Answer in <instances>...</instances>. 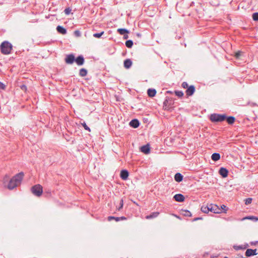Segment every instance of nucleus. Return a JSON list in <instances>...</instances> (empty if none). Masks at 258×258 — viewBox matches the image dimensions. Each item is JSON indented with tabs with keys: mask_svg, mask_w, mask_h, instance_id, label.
<instances>
[{
	"mask_svg": "<svg viewBox=\"0 0 258 258\" xmlns=\"http://www.w3.org/2000/svg\"><path fill=\"white\" fill-rule=\"evenodd\" d=\"M24 176V174L23 172L16 174L10 180L7 186L8 188L12 190L20 185Z\"/></svg>",
	"mask_w": 258,
	"mask_h": 258,
	"instance_id": "f257e3e1",
	"label": "nucleus"
},
{
	"mask_svg": "<svg viewBox=\"0 0 258 258\" xmlns=\"http://www.w3.org/2000/svg\"><path fill=\"white\" fill-rule=\"evenodd\" d=\"M12 47V44L7 41L3 42L0 45L1 52L5 55L11 53Z\"/></svg>",
	"mask_w": 258,
	"mask_h": 258,
	"instance_id": "f03ea898",
	"label": "nucleus"
},
{
	"mask_svg": "<svg viewBox=\"0 0 258 258\" xmlns=\"http://www.w3.org/2000/svg\"><path fill=\"white\" fill-rule=\"evenodd\" d=\"M226 118V115L225 114H221L217 113H213L211 114L210 119L212 122H222Z\"/></svg>",
	"mask_w": 258,
	"mask_h": 258,
	"instance_id": "7ed1b4c3",
	"label": "nucleus"
},
{
	"mask_svg": "<svg viewBox=\"0 0 258 258\" xmlns=\"http://www.w3.org/2000/svg\"><path fill=\"white\" fill-rule=\"evenodd\" d=\"M31 191L34 195L40 197L42 195L43 188L40 184H38L33 186L31 188Z\"/></svg>",
	"mask_w": 258,
	"mask_h": 258,
	"instance_id": "20e7f679",
	"label": "nucleus"
},
{
	"mask_svg": "<svg viewBox=\"0 0 258 258\" xmlns=\"http://www.w3.org/2000/svg\"><path fill=\"white\" fill-rule=\"evenodd\" d=\"M209 205V211L214 213L219 214L221 213V209L219 207L214 204H210Z\"/></svg>",
	"mask_w": 258,
	"mask_h": 258,
	"instance_id": "39448f33",
	"label": "nucleus"
},
{
	"mask_svg": "<svg viewBox=\"0 0 258 258\" xmlns=\"http://www.w3.org/2000/svg\"><path fill=\"white\" fill-rule=\"evenodd\" d=\"M75 60V57L74 54H70L66 56L65 58V62L67 64H72Z\"/></svg>",
	"mask_w": 258,
	"mask_h": 258,
	"instance_id": "423d86ee",
	"label": "nucleus"
},
{
	"mask_svg": "<svg viewBox=\"0 0 258 258\" xmlns=\"http://www.w3.org/2000/svg\"><path fill=\"white\" fill-rule=\"evenodd\" d=\"M172 105V100L169 98H166L163 102V107L165 110H169Z\"/></svg>",
	"mask_w": 258,
	"mask_h": 258,
	"instance_id": "0eeeda50",
	"label": "nucleus"
},
{
	"mask_svg": "<svg viewBox=\"0 0 258 258\" xmlns=\"http://www.w3.org/2000/svg\"><path fill=\"white\" fill-rule=\"evenodd\" d=\"M173 199L175 201L178 202H182L184 201L185 198L184 196L180 194H176L174 196Z\"/></svg>",
	"mask_w": 258,
	"mask_h": 258,
	"instance_id": "6e6552de",
	"label": "nucleus"
},
{
	"mask_svg": "<svg viewBox=\"0 0 258 258\" xmlns=\"http://www.w3.org/2000/svg\"><path fill=\"white\" fill-rule=\"evenodd\" d=\"M195 91V86L193 85H191L187 88V90H186V94L187 96H191L192 95H193Z\"/></svg>",
	"mask_w": 258,
	"mask_h": 258,
	"instance_id": "1a4fd4ad",
	"label": "nucleus"
},
{
	"mask_svg": "<svg viewBox=\"0 0 258 258\" xmlns=\"http://www.w3.org/2000/svg\"><path fill=\"white\" fill-rule=\"evenodd\" d=\"M78 66H82L84 63V58L82 55L78 56L75 60Z\"/></svg>",
	"mask_w": 258,
	"mask_h": 258,
	"instance_id": "9d476101",
	"label": "nucleus"
},
{
	"mask_svg": "<svg viewBox=\"0 0 258 258\" xmlns=\"http://www.w3.org/2000/svg\"><path fill=\"white\" fill-rule=\"evenodd\" d=\"M219 173L223 177H226L228 176V171L225 168L221 167L219 170Z\"/></svg>",
	"mask_w": 258,
	"mask_h": 258,
	"instance_id": "9b49d317",
	"label": "nucleus"
},
{
	"mask_svg": "<svg viewBox=\"0 0 258 258\" xmlns=\"http://www.w3.org/2000/svg\"><path fill=\"white\" fill-rule=\"evenodd\" d=\"M129 173L126 170H122L120 172V176L123 180H126L128 178Z\"/></svg>",
	"mask_w": 258,
	"mask_h": 258,
	"instance_id": "f8f14e48",
	"label": "nucleus"
},
{
	"mask_svg": "<svg viewBox=\"0 0 258 258\" xmlns=\"http://www.w3.org/2000/svg\"><path fill=\"white\" fill-rule=\"evenodd\" d=\"M140 150L141 152L146 154H149L150 151V146L148 144L144 145L141 147Z\"/></svg>",
	"mask_w": 258,
	"mask_h": 258,
	"instance_id": "ddd939ff",
	"label": "nucleus"
},
{
	"mask_svg": "<svg viewBox=\"0 0 258 258\" xmlns=\"http://www.w3.org/2000/svg\"><path fill=\"white\" fill-rule=\"evenodd\" d=\"M130 125L134 128H137L139 125V121L137 119H134L130 122Z\"/></svg>",
	"mask_w": 258,
	"mask_h": 258,
	"instance_id": "4468645a",
	"label": "nucleus"
},
{
	"mask_svg": "<svg viewBox=\"0 0 258 258\" xmlns=\"http://www.w3.org/2000/svg\"><path fill=\"white\" fill-rule=\"evenodd\" d=\"M256 249H247L245 252V255L246 256H250L252 255H256Z\"/></svg>",
	"mask_w": 258,
	"mask_h": 258,
	"instance_id": "2eb2a0df",
	"label": "nucleus"
},
{
	"mask_svg": "<svg viewBox=\"0 0 258 258\" xmlns=\"http://www.w3.org/2000/svg\"><path fill=\"white\" fill-rule=\"evenodd\" d=\"M132 63V60L128 58L124 60L123 62V66L125 68L130 69L131 67Z\"/></svg>",
	"mask_w": 258,
	"mask_h": 258,
	"instance_id": "dca6fc26",
	"label": "nucleus"
},
{
	"mask_svg": "<svg viewBox=\"0 0 258 258\" xmlns=\"http://www.w3.org/2000/svg\"><path fill=\"white\" fill-rule=\"evenodd\" d=\"M56 30L61 34L64 35L67 33V30L61 26H57L56 27Z\"/></svg>",
	"mask_w": 258,
	"mask_h": 258,
	"instance_id": "f3484780",
	"label": "nucleus"
},
{
	"mask_svg": "<svg viewBox=\"0 0 258 258\" xmlns=\"http://www.w3.org/2000/svg\"><path fill=\"white\" fill-rule=\"evenodd\" d=\"M174 179L177 182H180L183 179V176L180 173H177L174 175Z\"/></svg>",
	"mask_w": 258,
	"mask_h": 258,
	"instance_id": "a211bd4d",
	"label": "nucleus"
},
{
	"mask_svg": "<svg viewBox=\"0 0 258 258\" xmlns=\"http://www.w3.org/2000/svg\"><path fill=\"white\" fill-rule=\"evenodd\" d=\"M147 94L149 97H154L156 94V91L154 89H149L147 91Z\"/></svg>",
	"mask_w": 258,
	"mask_h": 258,
	"instance_id": "6ab92c4d",
	"label": "nucleus"
},
{
	"mask_svg": "<svg viewBox=\"0 0 258 258\" xmlns=\"http://www.w3.org/2000/svg\"><path fill=\"white\" fill-rule=\"evenodd\" d=\"M225 120H226V121L227 122V123L229 124H232L235 120V118L233 116H228L227 117L226 116V118L225 119Z\"/></svg>",
	"mask_w": 258,
	"mask_h": 258,
	"instance_id": "aec40b11",
	"label": "nucleus"
},
{
	"mask_svg": "<svg viewBox=\"0 0 258 258\" xmlns=\"http://www.w3.org/2000/svg\"><path fill=\"white\" fill-rule=\"evenodd\" d=\"M220 158V155L219 153H215L212 155L211 159L213 161H217Z\"/></svg>",
	"mask_w": 258,
	"mask_h": 258,
	"instance_id": "412c9836",
	"label": "nucleus"
},
{
	"mask_svg": "<svg viewBox=\"0 0 258 258\" xmlns=\"http://www.w3.org/2000/svg\"><path fill=\"white\" fill-rule=\"evenodd\" d=\"M87 75V70L85 69L82 68L80 70L79 75L81 77H85Z\"/></svg>",
	"mask_w": 258,
	"mask_h": 258,
	"instance_id": "4be33fe9",
	"label": "nucleus"
},
{
	"mask_svg": "<svg viewBox=\"0 0 258 258\" xmlns=\"http://www.w3.org/2000/svg\"><path fill=\"white\" fill-rule=\"evenodd\" d=\"M117 32L120 34V35H124L125 34L128 33V31L124 28H119L117 29Z\"/></svg>",
	"mask_w": 258,
	"mask_h": 258,
	"instance_id": "5701e85b",
	"label": "nucleus"
},
{
	"mask_svg": "<svg viewBox=\"0 0 258 258\" xmlns=\"http://www.w3.org/2000/svg\"><path fill=\"white\" fill-rule=\"evenodd\" d=\"M201 211L204 213H208L209 212V205L203 206L201 208Z\"/></svg>",
	"mask_w": 258,
	"mask_h": 258,
	"instance_id": "b1692460",
	"label": "nucleus"
},
{
	"mask_svg": "<svg viewBox=\"0 0 258 258\" xmlns=\"http://www.w3.org/2000/svg\"><path fill=\"white\" fill-rule=\"evenodd\" d=\"M243 219H249V220H252L255 222L258 221V218L255 216H247L243 218Z\"/></svg>",
	"mask_w": 258,
	"mask_h": 258,
	"instance_id": "393cba45",
	"label": "nucleus"
},
{
	"mask_svg": "<svg viewBox=\"0 0 258 258\" xmlns=\"http://www.w3.org/2000/svg\"><path fill=\"white\" fill-rule=\"evenodd\" d=\"M125 45L128 48H131L133 45V42L131 40H127L125 42Z\"/></svg>",
	"mask_w": 258,
	"mask_h": 258,
	"instance_id": "a878e982",
	"label": "nucleus"
},
{
	"mask_svg": "<svg viewBox=\"0 0 258 258\" xmlns=\"http://www.w3.org/2000/svg\"><path fill=\"white\" fill-rule=\"evenodd\" d=\"M182 215L186 217H191V214L190 211L188 210H184L182 211Z\"/></svg>",
	"mask_w": 258,
	"mask_h": 258,
	"instance_id": "bb28decb",
	"label": "nucleus"
},
{
	"mask_svg": "<svg viewBox=\"0 0 258 258\" xmlns=\"http://www.w3.org/2000/svg\"><path fill=\"white\" fill-rule=\"evenodd\" d=\"M158 215H159V213H158V212L153 213L152 214H151L149 216H147L146 217V218L149 219V218H155V217H156Z\"/></svg>",
	"mask_w": 258,
	"mask_h": 258,
	"instance_id": "cd10ccee",
	"label": "nucleus"
},
{
	"mask_svg": "<svg viewBox=\"0 0 258 258\" xmlns=\"http://www.w3.org/2000/svg\"><path fill=\"white\" fill-rule=\"evenodd\" d=\"M104 34V31H102L100 33H96L93 34V36L95 38H100L101 36Z\"/></svg>",
	"mask_w": 258,
	"mask_h": 258,
	"instance_id": "c85d7f7f",
	"label": "nucleus"
},
{
	"mask_svg": "<svg viewBox=\"0 0 258 258\" xmlns=\"http://www.w3.org/2000/svg\"><path fill=\"white\" fill-rule=\"evenodd\" d=\"M175 94L177 96L179 97H181L183 95V93L181 91H175Z\"/></svg>",
	"mask_w": 258,
	"mask_h": 258,
	"instance_id": "c756f323",
	"label": "nucleus"
},
{
	"mask_svg": "<svg viewBox=\"0 0 258 258\" xmlns=\"http://www.w3.org/2000/svg\"><path fill=\"white\" fill-rule=\"evenodd\" d=\"M81 124L84 127L85 130L90 132V131H91L90 128L87 125V124H86V123H85V121H84L83 122L81 123Z\"/></svg>",
	"mask_w": 258,
	"mask_h": 258,
	"instance_id": "7c9ffc66",
	"label": "nucleus"
},
{
	"mask_svg": "<svg viewBox=\"0 0 258 258\" xmlns=\"http://www.w3.org/2000/svg\"><path fill=\"white\" fill-rule=\"evenodd\" d=\"M252 19L254 21H258V13H254L252 15Z\"/></svg>",
	"mask_w": 258,
	"mask_h": 258,
	"instance_id": "2f4dec72",
	"label": "nucleus"
},
{
	"mask_svg": "<svg viewBox=\"0 0 258 258\" xmlns=\"http://www.w3.org/2000/svg\"><path fill=\"white\" fill-rule=\"evenodd\" d=\"M123 200L122 199H121L120 201V205L117 208V209L118 210V211H120V209L123 207Z\"/></svg>",
	"mask_w": 258,
	"mask_h": 258,
	"instance_id": "473e14b6",
	"label": "nucleus"
},
{
	"mask_svg": "<svg viewBox=\"0 0 258 258\" xmlns=\"http://www.w3.org/2000/svg\"><path fill=\"white\" fill-rule=\"evenodd\" d=\"M126 219V218L125 217H124V216H122V217H116V221L118 222V221H119L120 220H125Z\"/></svg>",
	"mask_w": 258,
	"mask_h": 258,
	"instance_id": "72a5a7b5",
	"label": "nucleus"
},
{
	"mask_svg": "<svg viewBox=\"0 0 258 258\" xmlns=\"http://www.w3.org/2000/svg\"><path fill=\"white\" fill-rule=\"evenodd\" d=\"M72 10L70 8H66L64 12L66 15H69L71 12Z\"/></svg>",
	"mask_w": 258,
	"mask_h": 258,
	"instance_id": "f704fd0d",
	"label": "nucleus"
},
{
	"mask_svg": "<svg viewBox=\"0 0 258 258\" xmlns=\"http://www.w3.org/2000/svg\"><path fill=\"white\" fill-rule=\"evenodd\" d=\"M252 199L251 198H247L245 200V204L246 205H248L251 203Z\"/></svg>",
	"mask_w": 258,
	"mask_h": 258,
	"instance_id": "c9c22d12",
	"label": "nucleus"
},
{
	"mask_svg": "<svg viewBox=\"0 0 258 258\" xmlns=\"http://www.w3.org/2000/svg\"><path fill=\"white\" fill-rule=\"evenodd\" d=\"M182 87L184 88H187L188 87V85L187 82H184L182 83Z\"/></svg>",
	"mask_w": 258,
	"mask_h": 258,
	"instance_id": "e433bc0d",
	"label": "nucleus"
},
{
	"mask_svg": "<svg viewBox=\"0 0 258 258\" xmlns=\"http://www.w3.org/2000/svg\"><path fill=\"white\" fill-rule=\"evenodd\" d=\"M221 211L222 210H223L224 211V212L225 213L226 212V211L227 210V208L226 206H225L224 205H222L221 206Z\"/></svg>",
	"mask_w": 258,
	"mask_h": 258,
	"instance_id": "4c0bfd02",
	"label": "nucleus"
},
{
	"mask_svg": "<svg viewBox=\"0 0 258 258\" xmlns=\"http://www.w3.org/2000/svg\"><path fill=\"white\" fill-rule=\"evenodd\" d=\"M234 248L236 250H239V249H243L244 248H243L242 246H241V245H238V246H234Z\"/></svg>",
	"mask_w": 258,
	"mask_h": 258,
	"instance_id": "58836bf2",
	"label": "nucleus"
},
{
	"mask_svg": "<svg viewBox=\"0 0 258 258\" xmlns=\"http://www.w3.org/2000/svg\"><path fill=\"white\" fill-rule=\"evenodd\" d=\"M75 35L77 37H80L81 36V33L79 31L76 30L74 32Z\"/></svg>",
	"mask_w": 258,
	"mask_h": 258,
	"instance_id": "ea45409f",
	"label": "nucleus"
},
{
	"mask_svg": "<svg viewBox=\"0 0 258 258\" xmlns=\"http://www.w3.org/2000/svg\"><path fill=\"white\" fill-rule=\"evenodd\" d=\"M116 217L113 216H109L108 217V220L111 221L112 220H115L116 221Z\"/></svg>",
	"mask_w": 258,
	"mask_h": 258,
	"instance_id": "a19ab883",
	"label": "nucleus"
},
{
	"mask_svg": "<svg viewBox=\"0 0 258 258\" xmlns=\"http://www.w3.org/2000/svg\"><path fill=\"white\" fill-rule=\"evenodd\" d=\"M6 86L2 82H0V89H5Z\"/></svg>",
	"mask_w": 258,
	"mask_h": 258,
	"instance_id": "79ce46f5",
	"label": "nucleus"
},
{
	"mask_svg": "<svg viewBox=\"0 0 258 258\" xmlns=\"http://www.w3.org/2000/svg\"><path fill=\"white\" fill-rule=\"evenodd\" d=\"M21 89H22V90H26V89H27V87H26L25 85H22V86H21Z\"/></svg>",
	"mask_w": 258,
	"mask_h": 258,
	"instance_id": "37998d69",
	"label": "nucleus"
},
{
	"mask_svg": "<svg viewBox=\"0 0 258 258\" xmlns=\"http://www.w3.org/2000/svg\"><path fill=\"white\" fill-rule=\"evenodd\" d=\"M201 219H202V218L201 217H197V218H195L193 221H197L199 220H201Z\"/></svg>",
	"mask_w": 258,
	"mask_h": 258,
	"instance_id": "c03bdc74",
	"label": "nucleus"
},
{
	"mask_svg": "<svg viewBox=\"0 0 258 258\" xmlns=\"http://www.w3.org/2000/svg\"><path fill=\"white\" fill-rule=\"evenodd\" d=\"M128 36L127 34H124V36H123L124 39H126L128 38Z\"/></svg>",
	"mask_w": 258,
	"mask_h": 258,
	"instance_id": "a18cd8bd",
	"label": "nucleus"
},
{
	"mask_svg": "<svg viewBox=\"0 0 258 258\" xmlns=\"http://www.w3.org/2000/svg\"><path fill=\"white\" fill-rule=\"evenodd\" d=\"M240 52H238L236 53L235 55H236V57H238L240 56Z\"/></svg>",
	"mask_w": 258,
	"mask_h": 258,
	"instance_id": "49530a36",
	"label": "nucleus"
},
{
	"mask_svg": "<svg viewBox=\"0 0 258 258\" xmlns=\"http://www.w3.org/2000/svg\"><path fill=\"white\" fill-rule=\"evenodd\" d=\"M225 258H228L227 257H225Z\"/></svg>",
	"mask_w": 258,
	"mask_h": 258,
	"instance_id": "de8ad7c7",
	"label": "nucleus"
}]
</instances>
